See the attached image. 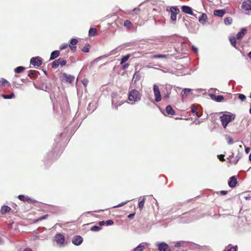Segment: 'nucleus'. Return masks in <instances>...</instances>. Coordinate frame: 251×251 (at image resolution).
<instances>
[{
    "label": "nucleus",
    "instance_id": "f257e3e1",
    "mask_svg": "<svg viewBox=\"0 0 251 251\" xmlns=\"http://www.w3.org/2000/svg\"><path fill=\"white\" fill-rule=\"evenodd\" d=\"M142 94L136 89H132L128 93V103L134 105L141 100Z\"/></svg>",
    "mask_w": 251,
    "mask_h": 251
},
{
    "label": "nucleus",
    "instance_id": "f03ea898",
    "mask_svg": "<svg viewBox=\"0 0 251 251\" xmlns=\"http://www.w3.org/2000/svg\"><path fill=\"white\" fill-rule=\"evenodd\" d=\"M235 118V115L228 112H225L220 117L222 125L224 128H226L227 125Z\"/></svg>",
    "mask_w": 251,
    "mask_h": 251
},
{
    "label": "nucleus",
    "instance_id": "7ed1b4c3",
    "mask_svg": "<svg viewBox=\"0 0 251 251\" xmlns=\"http://www.w3.org/2000/svg\"><path fill=\"white\" fill-rule=\"evenodd\" d=\"M112 104L113 107L115 109H117L118 106L123 104L124 101L121 100V97L118 96L116 93H113L112 94Z\"/></svg>",
    "mask_w": 251,
    "mask_h": 251
},
{
    "label": "nucleus",
    "instance_id": "20e7f679",
    "mask_svg": "<svg viewBox=\"0 0 251 251\" xmlns=\"http://www.w3.org/2000/svg\"><path fill=\"white\" fill-rule=\"evenodd\" d=\"M167 11H169L168 8ZM169 11L171 13V19L172 21H176V15L179 13V9L176 6H171L170 7Z\"/></svg>",
    "mask_w": 251,
    "mask_h": 251
},
{
    "label": "nucleus",
    "instance_id": "39448f33",
    "mask_svg": "<svg viewBox=\"0 0 251 251\" xmlns=\"http://www.w3.org/2000/svg\"><path fill=\"white\" fill-rule=\"evenodd\" d=\"M65 240L64 236L61 233H58L54 236V241L59 247L63 246Z\"/></svg>",
    "mask_w": 251,
    "mask_h": 251
},
{
    "label": "nucleus",
    "instance_id": "423d86ee",
    "mask_svg": "<svg viewBox=\"0 0 251 251\" xmlns=\"http://www.w3.org/2000/svg\"><path fill=\"white\" fill-rule=\"evenodd\" d=\"M153 91L155 97V101L156 102L160 101L161 100L162 97L160 94V92L158 86L157 85H153Z\"/></svg>",
    "mask_w": 251,
    "mask_h": 251
},
{
    "label": "nucleus",
    "instance_id": "0eeeda50",
    "mask_svg": "<svg viewBox=\"0 0 251 251\" xmlns=\"http://www.w3.org/2000/svg\"><path fill=\"white\" fill-rule=\"evenodd\" d=\"M30 63L34 66H40L42 64V60L39 56L32 57L30 59Z\"/></svg>",
    "mask_w": 251,
    "mask_h": 251
},
{
    "label": "nucleus",
    "instance_id": "6e6552de",
    "mask_svg": "<svg viewBox=\"0 0 251 251\" xmlns=\"http://www.w3.org/2000/svg\"><path fill=\"white\" fill-rule=\"evenodd\" d=\"M83 240V238L81 236L76 235L73 237L72 241L75 245L79 246L82 243Z\"/></svg>",
    "mask_w": 251,
    "mask_h": 251
},
{
    "label": "nucleus",
    "instance_id": "1a4fd4ad",
    "mask_svg": "<svg viewBox=\"0 0 251 251\" xmlns=\"http://www.w3.org/2000/svg\"><path fill=\"white\" fill-rule=\"evenodd\" d=\"M159 251H170L168 245L165 242H162L158 245Z\"/></svg>",
    "mask_w": 251,
    "mask_h": 251
},
{
    "label": "nucleus",
    "instance_id": "9d476101",
    "mask_svg": "<svg viewBox=\"0 0 251 251\" xmlns=\"http://www.w3.org/2000/svg\"><path fill=\"white\" fill-rule=\"evenodd\" d=\"M242 8L246 11H251V0L244 1L242 5Z\"/></svg>",
    "mask_w": 251,
    "mask_h": 251
},
{
    "label": "nucleus",
    "instance_id": "9b49d317",
    "mask_svg": "<svg viewBox=\"0 0 251 251\" xmlns=\"http://www.w3.org/2000/svg\"><path fill=\"white\" fill-rule=\"evenodd\" d=\"M97 107V103L95 101H93L89 103L88 107L87 110L90 112H93Z\"/></svg>",
    "mask_w": 251,
    "mask_h": 251
},
{
    "label": "nucleus",
    "instance_id": "f8f14e48",
    "mask_svg": "<svg viewBox=\"0 0 251 251\" xmlns=\"http://www.w3.org/2000/svg\"><path fill=\"white\" fill-rule=\"evenodd\" d=\"M181 10L182 12L185 13L190 14L191 15H194V14L192 12V9L190 6L183 5L181 6Z\"/></svg>",
    "mask_w": 251,
    "mask_h": 251
},
{
    "label": "nucleus",
    "instance_id": "ddd939ff",
    "mask_svg": "<svg viewBox=\"0 0 251 251\" xmlns=\"http://www.w3.org/2000/svg\"><path fill=\"white\" fill-rule=\"evenodd\" d=\"M237 183V179L235 176H232L229 178L228 183L230 187H234L236 186Z\"/></svg>",
    "mask_w": 251,
    "mask_h": 251
},
{
    "label": "nucleus",
    "instance_id": "4468645a",
    "mask_svg": "<svg viewBox=\"0 0 251 251\" xmlns=\"http://www.w3.org/2000/svg\"><path fill=\"white\" fill-rule=\"evenodd\" d=\"M226 13L225 9L215 10L214 11V15L219 17H222Z\"/></svg>",
    "mask_w": 251,
    "mask_h": 251
},
{
    "label": "nucleus",
    "instance_id": "2eb2a0df",
    "mask_svg": "<svg viewBox=\"0 0 251 251\" xmlns=\"http://www.w3.org/2000/svg\"><path fill=\"white\" fill-rule=\"evenodd\" d=\"M246 29L245 28H242L240 31H239L236 35L237 39L238 40H241L243 36L245 35L246 33Z\"/></svg>",
    "mask_w": 251,
    "mask_h": 251
},
{
    "label": "nucleus",
    "instance_id": "dca6fc26",
    "mask_svg": "<svg viewBox=\"0 0 251 251\" xmlns=\"http://www.w3.org/2000/svg\"><path fill=\"white\" fill-rule=\"evenodd\" d=\"M63 76L65 78L67 82L72 83L75 79V76L70 75L64 74Z\"/></svg>",
    "mask_w": 251,
    "mask_h": 251
},
{
    "label": "nucleus",
    "instance_id": "f3484780",
    "mask_svg": "<svg viewBox=\"0 0 251 251\" xmlns=\"http://www.w3.org/2000/svg\"><path fill=\"white\" fill-rule=\"evenodd\" d=\"M59 54H60L59 50H56L53 51L51 53L50 60H52L55 59L59 55Z\"/></svg>",
    "mask_w": 251,
    "mask_h": 251
},
{
    "label": "nucleus",
    "instance_id": "a211bd4d",
    "mask_svg": "<svg viewBox=\"0 0 251 251\" xmlns=\"http://www.w3.org/2000/svg\"><path fill=\"white\" fill-rule=\"evenodd\" d=\"M210 96L213 100H215L217 102H221L224 99V97L222 95L216 97L215 95L210 94Z\"/></svg>",
    "mask_w": 251,
    "mask_h": 251
},
{
    "label": "nucleus",
    "instance_id": "6ab92c4d",
    "mask_svg": "<svg viewBox=\"0 0 251 251\" xmlns=\"http://www.w3.org/2000/svg\"><path fill=\"white\" fill-rule=\"evenodd\" d=\"M11 210V208L7 205H3L0 209V213L1 214H4L9 212Z\"/></svg>",
    "mask_w": 251,
    "mask_h": 251
},
{
    "label": "nucleus",
    "instance_id": "aec40b11",
    "mask_svg": "<svg viewBox=\"0 0 251 251\" xmlns=\"http://www.w3.org/2000/svg\"><path fill=\"white\" fill-rule=\"evenodd\" d=\"M166 111L168 115H173L175 113V111L171 105H168L166 107Z\"/></svg>",
    "mask_w": 251,
    "mask_h": 251
},
{
    "label": "nucleus",
    "instance_id": "412c9836",
    "mask_svg": "<svg viewBox=\"0 0 251 251\" xmlns=\"http://www.w3.org/2000/svg\"><path fill=\"white\" fill-rule=\"evenodd\" d=\"M18 199L20 201H24V202L27 201L31 200V199L29 197H28V196H25L24 195H20L18 196Z\"/></svg>",
    "mask_w": 251,
    "mask_h": 251
},
{
    "label": "nucleus",
    "instance_id": "4be33fe9",
    "mask_svg": "<svg viewBox=\"0 0 251 251\" xmlns=\"http://www.w3.org/2000/svg\"><path fill=\"white\" fill-rule=\"evenodd\" d=\"M207 19V16L205 13H202L201 16L199 18V21L200 23L203 24L205 23Z\"/></svg>",
    "mask_w": 251,
    "mask_h": 251
},
{
    "label": "nucleus",
    "instance_id": "5701e85b",
    "mask_svg": "<svg viewBox=\"0 0 251 251\" xmlns=\"http://www.w3.org/2000/svg\"><path fill=\"white\" fill-rule=\"evenodd\" d=\"M168 55L166 54H156L152 55L151 57V59H156V58H167Z\"/></svg>",
    "mask_w": 251,
    "mask_h": 251
},
{
    "label": "nucleus",
    "instance_id": "b1692460",
    "mask_svg": "<svg viewBox=\"0 0 251 251\" xmlns=\"http://www.w3.org/2000/svg\"><path fill=\"white\" fill-rule=\"evenodd\" d=\"M0 85L2 86H10V83L5 78H1L0 79Z\"/></svg>",
    "mask_w": 251,
    "mask_h": 251
},
{
    "label": "nucleus",
    "instance_id": "393cba45",
    "mask_svg": "<svg viewBox=\"0 0 251 251\" xmlns=\"http://www.w3.org/2000/svg\"><path fill=\"white\" fill-rule=\"evenodd\" d=\"M118 51L119 50H118V48H115L111 50L107 55H105L104 57H106L111 55H115L118 52Z\"/></svg>",
    "mask_w": 251,
    "mask_h": 251
},
{
    "label": "nucleus",
    "instance_id": "a878e982",
    "mask_svg": "<svg viewBox=\"0 0 251 251\" xmlns=\"http://www.w3.org/2000/svg\"><path fill=\"white\" fill-rule=\"evenodd\" d=\"M130 57V54H127L126 55L123 56V57L121 58L120 64H124L125 62H126V61L128 60Z\"/></svg>",
    "mask_w": 251,
    "mask_h": 251
},
{
    "label": "nucleus",
    "instance_id": "bb28decb",
    "mask_svg": "<svg viewBox=\"0 0 251 251\" xmlns=\"http://www.w3.org/2000/svg\"><path fill=\"white\" fill-rule=\"evenodd\" d=\"M242 154V153L239 151L237 154L234 157V160H232V162L234 164H236L239 160L241 158Z\"/></svg>",
    "mask_w": 251,
    "mask_h": 251
},
{
    "label": "nucleus",
    "instance_id": "cd10ccee",
    "mask_svg": "<svg viewBox=\"0 0 251 251\" xmlns=\"http://www.w3.org/2000/svg\"><path fill=\"white\" fill-rule=\"evenodd\" d=\"M192 91V89H189V88H185L184 89L181 93V95L182 96V97H184V95H187V94L188 93H189L190 92H191Z\"/></svg>",
    "mask_w": 251,
    "mask_h": 251
},
{
    "label": "nucleus",
    "instance_id": "c85d7f7f",
    "mask_svg": "<svg viewBox=\"0 0 251 251\" xmlns=\"http://www.w3.org/2000/svg\"><path fill=\"white\" fill-rule=\"evenodd\" d=\"M97 34V29L95 28H90L89 30V35L94 36Z\"/></svg>",
    "mask_w": 251,
    "mask_h": 251
},
{
    "label": "nucleus",
    "instance_id": "c756f323",
    "mask_svg": "<svg viewBox=\"0 0 251 251\" xmlns=\"http://www.w3.org/2000/svg\"><path fill=\"white\" fill-rule=\"evenodd\" d=\"M1 96L4 99H11L15 98V95L13 93L10 95L2 94Z\"/></svg>",
    "mask_w": 251,
    "mask_h": 251
},
{
    "label": "nucleus",
    "instance_id": "7c9ffc66",
    "mask_svg": "<svg viewBox=\"0 0 251 251\" xmlns=\"http://www.w3.org/2000/svg\"><path fill=\"white\" fill-rule=\"evenodd\" d=\"M144 249V245H143L142 244H140L134 249V251H143Z\"/></svg>",
    "mask_w": 251,
    "mask_h": 251
},
{
    "label": "nucleus",
    "instance_id": "2f4dec72",
    "mask_svg": "<svg viewBox=\"0 0 251 251\" xmlns=\"http://www.w3.org/2000/svg\"><path fill=\"white\" fill-rule=\"evenodd\" d=\"M229 41L230 42L231 44L235 48L236 47V39L235 37H230L229 38Z\"/></svg>",
    "mask_w": 251,
    "mask_h": 251
},
{
    "label": "nucleus",
    "instance_id": "473e14b6",
    "mask_svg": "<svg viewBox=\"0 0 251 251\" xmlns=\"http://www.w3.org/2000/svg\"><path fill=\"white\" fill-rule=\"evenodd\" d=\"M25 69V68L23 66H19L15 69L14 71L16 73H20L22 72Z\"/></svg>",
    "mask_w": 251,
    "mask_h": 251
},
{
    "label": "nucleus",
    "instance_id": "72a5a7b5",
    "mask_svg": "<svg viewBox=\"0 0 251 251\" xmlns=\"http://www.w3.org/2000/svg\"><path fill=\"white\" fill-rule=\"evenodd\" d=\"M37 73V71L35 70H29L28 72V75L30 77H34Z\"/></svg>",
    "mask_w": 251,
    "mask_h": 251
},
{
    "label": "nucleus",
    "instance_id": "f704fd0d",
    "mask_svg": "<svg viewBox=\"0 0 251 251\" xmlns=\"http://www.w3.org/2000/svg\"><path fill=\"white\" fill-rule=\"evenodd\" d=\"M145 201V196H144L143 198V199L141 201H140L138 203L139 208L140 210H142L143 209V207L144 206V204Z\"/></svg>",
    "mask_w": 251,
    "mask_h": 251
},
{
    "label": "nucleus",
    "instance_id": "c9c22d12",
    "mask_svg": "<svg viewBox=\"0 0 251 251\" xmlns=\"http://www.w3.org/2000/svg\"><path fill=\"white\" fill-rule=\"evenodd\" d=\"M224 23L226 25H229L232 23V19L230 17L226 18L224 20Z\"/></svg>",
    "mask_w": 251,
    "mask_h": 251
},
{
    "label": "nucleus",
    "instance_id": "e433bc0d",
    "mask_svg": "<svg viewBox=\"0 0 251 251\" xmlns=\"http://www.w3.org/2000/svg\"><path fill=\"white\" fill-rule=\"evenodd\" d=\"M101 229L99 226H94L91 227V230L93 231H98Z\"/></svg>",
    "mask_w": 251,
    "mask_h": 251
},
{
    "label": "nucleus",
    "instance_id": "4c0bfd02",
    "mask_svg": "<svg viewBox=\"0 0 251 251\" xmlns=\"http://www.w3.org/2000/svg\"><path fill=\"white\" fill-rule=\"evenodd\" d=\"M59 65V63L58 62V60L57 59V60H55L54 61H53L52 63V67L53 68H57Z\"/></svg>",
    "mask_w": 251,
    "mask_h": 251
},
{
    "label": "nucleus",
    "instance_id": "58836bf2",
    "mask_svg": "<svg viewBox=\"0 0 251 251\" xmlns=\"http://www.w3.org/2000/svg\"><path fill=\"white\" fill-rule=\"evenodd\" d=\"M78 41L76 38H73L70 41V45L71 46H75L77 44Z\"/></svg>",
    "mask_w": 251,
    "mask_h": 251
},
{
    "label": "nucleus",
    "instance_id": "ea45409f",
    "mask_svg": "<svg viewBox=\"0 0 251 251\" xmlns=\"http://www.w3.org/2000/svg\"><path fill=\"white\" fill-rule=\"evenodd\" d=\"M90 50V46L89 44H86L82 49V50L85 52H88Z\"/></svg>",
    "mask_w": 251,
    "mask_h": 251
},
{
    "label": "nucleus",
    "instance_id": "a19ab883",
    "mask_svg": "<svg viewBox=\"0 0 251 251\" xmlns=\"http://www.w3.org/2000/svg\"><path fill=\"white\" fill-rule=\"evenodd\" d=\"M58 62L59 63V65H60L61 66H64L66 65V61L64 59H63V58H59V59H58Z\"/></svg>",
    "mask_w": 251,
    "mask_h": 251
},
{
    "label": "nucleus",
    "instance_id": "79ce46f5",
    "mask_svg": "<svg viewBox=\"0 0 251 251\" xmlns=\"http://www.w3.org/2000/svg\"><path fill=\"white\" fill-rule=\"evenodd\" d=\"M226 139L227 140V143L229 145H231L233 143V139L230 136H226Z\"/></svg>",
    "mask_w": 251,
    "mask_h": 251
},
{
    "label": "nucleus",
    "instance_id": "37998d69",
    "mask_svg": "<svg viewBox=\"0 0 251 251\" xmlns=\"http://www.w3.org/2000/svg\"><path fill=\"white\" fill-rule=\"evenodd\" d=\"M69 45L67 43H64L60 46V50H63L66 49Z\"/></svg>",
    "mask_w": 251,
    "mask_h": 251
},
{
    "label": "nucleus",
    "instance_id": "c03bdc74",
    "mask_svg": "<svg viewBox=\"0 0 251 251\" xmlns=\"http://www.w3.org/2000/svg\"><path fill=\"white\" fill-rule=\"evenodd\" d=\"M131 25V23L129 20H126L125 21L124 25L126 27H129Z\"/></svg>",
    "mask_w": 251,
    "mask_h": 251
},
{
    "label": "nucleus",
    "instance_id": "a18cd8bd",
    "mask_svg": "<svg viewBox=\"0 0 251 251\" xmlns=\"http://www.w3.org/2000/svg\"><path fill=\"white\" fill-rule=\"evenodd\" d=\"M238 98L240 99L241 100L243 101L245 100L246 99V96L242 94H238Z\"/></svg>",
    "mask_w": 251,
    "mask_h": 251
},
{
    "label": "nucleus",
    "instance_id": "49530a36",
    "mask_svg": "<svg viewBox=\"0 0 251 251\" xmlns=\"http://www.w3.org/2000/svg\"><path fill=\"white\" fill-rule=\"evenodd\" d=\"M48 216V214H46V215H45L44 216H42L39 218H38L37 220H36V222H38V221H40L42 220H44V219H46Z\"/></svg>",
    "mask_w": 251,
    "mask_h": 251
},
{
    "label": "nucleus",
    "instance_id": "de8ad7c7",
    "mask_svg": "<svg viewBox=\"0 0 251 251\" xmlns=\"http://www.w3.org/2000/svg\"><path fill=\"white\" fill-rule=\"evenodd\" d=\"M226 251H237L236 248H235L234 247H227L226 248Z\"/></svg>",
    "mask_w": 251,
    "mask_h": 251
},
{
    "label": "nucleus",
    "instance_id": "09e8293b",
    "mask_svg": "<svg viewBox=\"0 0 251 251\" xmlns=\"http://www.w3.org/2000/svg\"><path fill=\"white\" fill-rule=\"evenodd\" d=\"M129 201H125V202H121V203L118 204L117 205H115V206H113V207L114 208H116V207H119L122 206L124 205H125L126 203H127Z\"/></svg>",
    "mask_w": 251,
    "mask_h": 251
},
{
    "label": "nucleus",
    "instance_id": "8fccbe9b",
    "mask_svg": "<svg viewBox=\"0 0 251 251\" xmlns=\"http://www.w3.org/2000/svg\"><path fill=\"white\" fill-rule=\"evenodd\" d=\"M105 225L106 226H111L114 223L113 221L112 220H108L105 222Z\"/></svg>",
    "mask_w": 251,
    "mask_h": 251
},
{
    "label": "nucleus",
    "instance_id": "3c124183",
    "mask_svg": "<svg viewBox=\"0 0 251 251\" xmlns=\"http://www.w3.org/2000/svg\"><path fill=\"white\" fill-rule=\"evenodd\" d=\"M191 112L193 113H196V115L198 116V117H200L199 115H198V113L197 112V108L195 106H193L191 108Z\"/></svg>",
    "mask_w": 251,
    "mask_h": 251
},
{
    "label": "nucleus",
    "instance_id": "603ef678",
    "mask_svg": "<svg viewBox=\"0 0 251 251\" xmlns=\"http://www.w3.org/2000/svg\"><path fill=\"white\" fill-rule=\"evenodd\" d=\"M185 43L184 42H181V50L184 51L186 49V47L185 46Z\"/></svg>",
    "mask_w": 251,
    "mask_h": 251
},
{
    "label": "nucleus",
    "instance_id": "864d4df0",
    "mask_svg": "<svg viewBox=\"0 0 251 251\" xmlns=\"http://www.w3.org/2000/svg\"><path fill=\"white\" fill-rule=\"evenodd\" d=\"M170 92L168 91H167L166 93L165 94L164 98L165 99H168L170 98Z\"/></svg>",
    "mask_w": 251,
    "mask_h": 251
},
{
    "label": "nucleus",
    "instance_id": "5fc2aeb1",
    "mask_svg": "<svg viewBox=\"0 0 251 251\" xmlns=\"http://www.w3.org/2000/svg\"><path fill=\"white\" fill-rule=\"evenodd\" d=\"M218 158L221 161H225V159H224V155H223V154H221V155H219L218 156Z\"/></svg>",
    "mask_w": 251,
    "mask_h": 251
},
{
    "label": "nucleus",
    "instance_id": "6e6d98bb",
    "mask_svg": "<svg viewBox=\"0 0 251 251\" xmlns=\"http://www.w3.org/2000/svg\"><path fill=\"white\" fill-rule=\"evenodd\" d=\"M192 50L195 53H197L198 51V49L194 46H192Z\"/></svg>",
    "mask_w": 251,
    "mask_h": 251
},
{
    "label": "nucleus",
    "instance_id": "4d7b16f0",
    "mask_svg": "<svg viewBox=\"0 0 251 251\" xmlns=\"http://www.w3.org/2000/svg\"><path fill=\"white\" fill-rule=\"evenodd\" d=\"M140 11V9L138 8H135L133 10V11L135 13V14H138Z\"/></svg>",
    "mask_w": 251,
    "mask_h": 251
},
{
    "label": "nucleus",
    "instance_id": "13d9d810",
    "mask_svg": "<svg viewBox=\"0 0 251 251\" xmlns=\"http://www.w3.org/2000/svg\"><path fill=\"white\" fill-rule=\"evenodd\" d=\"M69 47H70L72 51H75L76 50V47L75 46L69 45Z\"/></svg>",
    "mask_w": 251,
    "mask_h": 251
},
{
    "label": "nucleus",
    "instance_id": "bf43d9fd",
    "mask_svg": "<svg viewBox=\"0 0 251 251\" xmlns=\"http://www.w3.org/2000/svg\"><path fill=\"white\" fill-rule=\"evenodd\" d=\"M82 82L83 84L85 86H86L87 85L88 83V81L87 80H86V79H83V80L82 81Z\"/></svg>",
    "mask_w": 251,
    "mask_h": 251
},
{
    "label": "nucleus",
    "instance_id": "052dcab7",
    "mask_svg": "<svg viewBox=\"0 0 251 251\" xmlns=\"http://www.w3.org/2000/svg\"><path fill=\"white\" fill-rule=\"evenodd\" d=\"M128 66H129V65L127 63L123 65V67H123V70H126L128 68Z\"/></svg>",
    "mask_w": 251,
    "mask_h": 251
},
{
    "label": "nucleus",
    "instance_id": "680f3d73",
    "mask_svg": "<svg viewBox=\"0 0 251 251\" xmlns=\"http://www.w3.org/2000/svg\"><path fill=\"white\" fill-rule=\"evenodd\" d=\"M227 192L226 191L222 190L220 192V193L221 195H225L227 194Z\"/></svg>",
    "mask_w": 251,
    "mask_h": 251
},
{
    "label": "nucleus",
    "instance_id": "e2e57ef3",
    "mask_svg": "<svg viewBox=\"0 0 251 251\" xmlns=\"http://www.w3.org/2000/svg\"><path fill=\"white\" fill-rule=\"evenodd\" d=\"M105 224V223L103 221H100L99 223V226H100V227H101L102 226L104 225Z\"/></svg>",
    "mask_w": 251,
    "mask_h": 251
},
{
    "label": "nucleus",
    "instance_id": "0e129e2a",
    "mask_svg": "<svg viewBox=\"0 0 251 251\" xmlns=\"http://www.w3.org/2000/svg\"><path fill=\"white\" fill-rule=\"evenodd\" d=\"M250 151H251L250 148L248 147V148H245V151H246V153H247V154L249 153V152Z\"/></svg>",
    "mask_w": 251,
    "mask_h": 251
},
{
    "label": "nucleus",
    "instance_id": "69168bd1",
    "mask_svg": "<svg viewBox=\"0 0 251 251\" xmlns=\"http://www.w3.org/2000/svg\"><path fill=\"white\" fill-rule=\"evenodd\" d=\"M134 216V213L130 214L128 215V218L131 219V218H133Z\"/></svg>",
    "mask_w": 251,
    "mask_h": 251
},
{
    "label": "nucleus",
    "instance_id": "338daca9",
    "mask_svg": "<svg viewBox=\"0 0 251 251\" xmlns=\"http://www.w3.org/2000/svg\"><path fill=\"white\" fill-rule=\"evenodd\" d=\"M23 251H32L30 248H25Z\"/></svg>",
    "mask_w": 251,
    "mask_h": 251
},
{
    "label": "nucleus",
    "instance_id": "774afa93",
    "mask_svg": "<svg viewBox=\"0 0 251 251\" xmlns=\"http://www.w3.org/2000/svg\"><path fill=\"white\" fill-rule=\"evenodd\" d=\"M248 56L251 59V51L248 53Z\"/></svg>",
    "mask_w": 251,
    "mask_h": 251
}]
</instances>
